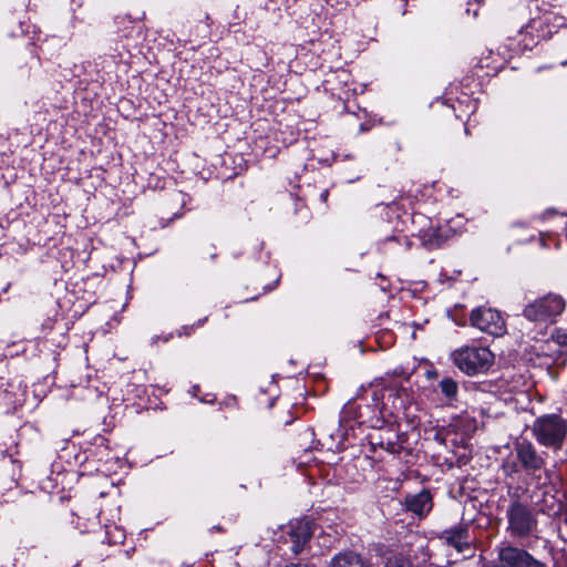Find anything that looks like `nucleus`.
I'll return each mask as SVG.
<instances>
[{"instance_id":"nucleus-1","label":"nucleus","mask_w":567,"mask_h":567,"mask_svg":"<svg viewBox=\"0 0 567 567\" xmlns=\"http://www.w3.org/2000/svg\"><path fill=\"white\" fill-rule=\"evenodd\" d=\"M450 357L460 371L471 377L487 372L495 360L493 352L483 346H463Z\"/></svg>"},{"instance_id":"nucleus-2","label":"nucleus","mask_w":567,"mask_h":567,"mask_svg":"<svg viewBox=\"0 0 567 567\" xmlns=\"http://www.w3.org/2000/svg\"><path fill=\"white\" fill-rule=\"evenodd\" d=\"M565 306L561 296L548 293L528 303L523 313L529 321L553 323L564 311Z\"/></svg>"},{"instance_id":"nucleus-3","label":"nucleus","mask_w":567,"mask_h":567,"mask_svg":"<svg viewBox=\"0 0 567 567\" xmlns=\"http://www.w3.org/2000/svg\"><path fill=\"white\" fill-rule=\"evenodd\" d=\"M506 516L508 520V530L516 537L529 536L537 526V519L529 507L518 501L509 504Z\"/></svg>"},{"instance_id":"nucleus-4","label":"nucleus","mask_w":567,"mask_h":567,"mask_svg":"<svg viewBox=\"0 0 567 567\" xmlns=\"http://www.w3.org/2000/svg\"><path fill=\"white\" fill-rule=\"evenodd\" d=\"M382 420L383 425H393L398 421L386 420L381 411L370 405L359 404L355 400L348 401L340 412V423L354 422L357 425L373 424Z\"/></svg>"},{"instance_id":"nucleus-5","label":"nucleus","mask_w":567,"mask_h":567,"mask_svg":"<svg viewBox=\"0 0 567 567\" xmlns=\"http://www.w3.org/2000/svg\"><path fill=\"white\" fill-rule=\"evenodd\" d=\"M470 321L472 327L493 337H501L506 331L504 318L492 308L478 307L473 309Z\"/></svg>"},{"instance_id":"nucleus-6","label":"nucleus","mask_w":567,"mask_h":567,"mask_svg":"<svg viewBox=\"0 0 567 567\" xmlns=\"http://www.w3.org/2000/svg\"><path fill=\"white\" fill-rule=\"evenodd\" d=\"M312 536V525L309 520H297L290 525L289 537L293 543L292 550L298 554Z\"/></svg>"},{"instance_id":"nucleus-7","label":"nucleus","mask_w":567,"mask_h":567,"mask_svg":"<svg viewBox=\"0 0 567 567\" xmlns=\"http://www.w3.org/2000/svg\"><path fill=\"white\" fill-rule=\"evenodd\" d=\"M516 455L526 471H537L544 465V460L529 443H518L516 446Z\"/></svg>"},{"instance_id":"nucleus-8","label":"nucleus","mask_w":567,"mask_h":567,"mask_svg":"<svg viewBox=\"0 0 567 567\" xmlns=\"http://www.w3.org/2000/svg\"><path fill=\"white\" fill-rule=\"evenodd\" d=\"M566 427H533L534 436L545 446L560 447Z\"/></svg>"},{"instance_id":"nucleus-9","label":"nucleus","mask_w":567,"mask_h":567,"mask_svg":"<svg viewBox=\"0 0 567 567\" xmlns=\"http://www.w3.org/2000/svg\"><path fill=\"white\" fill-rule=\"evenodd\" d=\"M405 505L409 511L419 515L420 517H423L432 508L431 494L427 491H422L416 495L408 496L405 499Z\"/></svg>"},{"instance_id":"nucleus-10","label":"nucleus","mask_w":567,"mask_h":567,"mask_svg":"<svg viewBox=\"0 0 567 567\" xmlns=\"http://www.w3.org/2000/svg\"><path fill=\"white\" fill-rule=\"evenodd\" d=\"M444 539L447 545L454 547L458 553L468 548V532L463 526L455 527L444 532Z\"/></svg>"},{"instance_id":"nucleus-11","label":"nucleus","mask_w":567,"mask_h":567,"mask_svg":"<svg viewBox=\"0 0 567 567\" xmlns=\"http://www.w3.org/2000/svg\"><path fill=\"white\" fill-rule=\"evenodd\" d=\"M447 238V230L439 227L435 229L431 228L425 231L422 236V241L427 248L432 249L440 247Z\"/></svg>"},{"instance_id":"nucleus-12","label":"nucleus","mask_w":567,"mask_h":567,"mask_svg":"<svg viewBox=\"0 0 567 567\" xmlns=\"http://www.w3.org/2000/svg\"><path fill=\"white\" fill-rule=\"evenodd\" d=\"M330 567H367V565L359 555L348 551L334 557Z\"/></svg>"},{"instance_id":"nucleus-13","label":"nucleus","mask_w":567,"mask_h":567,"mask_svg":"<svg viewBox=\"0 0 567 567\" xmlns=\"http://www.w3.org/2000/svg\"><path fill=\"white\" fill-rule=\"evenodd\" d=\"M555 346L560 353H567V331L556 328L549 338V346Z\"/></svg>"},{"instance_id":"nucleus-14","label":"nucleus","mask_w":567,"mask_h":567,"mask_svg":"<svg viewBox=\"0 0 567 567\" xmlns=\"http://www.w3.org/2000/svg\"><path fill=\"white\" fill-rule=\"evenodd\" d=\"M441 392L449 399L453 400L457 395L458 385L451 378H444L439 382Z\"/></svg>"},{"instance_id":"nucleus-15","label":"nucleus","mask_w":567,"mask_h":567,"mask_svg":"<svg viewBox=\"0 0 567 567\" xmlns=\"http://www.w3.org/2000/svg\"><path fill=\"white\" fill-rule=\"evenodd\" d=\"M384 567H415L413 561L402 554H395L386 559Z\"/></svg>"},{"instance_id":"nucleus-16","label":"nucleus","mask_w":567,"mask_h":567,"mask_svg":"<svg viewBox=\"0 0 567 567\" xmlns=\"http://www.w3.org/2000/svg\"><path fill=\"white\" fill-rule=\"evenodd\" d=\"M538 351L540 354L548 358H553L556 361L567 355V353H560V351H557L555 349V346H549V339L545 340L543 343L539 344Z\"/></svg>"},{"instance_id":"nucleus-17","label":"nucleus","mask_w":567,"mask_h":567,"mask_svg":"<svg viewBox=\"0 0 567 567\" xmlns=\"http://www.w3.org/2000/svg\"><path fill=\"white\" fill-rule=\"evenodd\" d=\"M566 420L557 414H547L537 420V425H565Z\"/></svg>"},{"instance_id":"nucleus-18","label":"nucleus","mask_w":567,"mask_h":567,"mask_svg":"<svg viewBox=\"0 0 567 567\" xmlns=\"http://www.w3.org/2000/svg\"><path fill=\"white\" fill-rule=\"evenodd\" d=\"M202 402H206V403H213L215 401V395L213 394H207L205 398H200L199 399Z\"/></svg>"},{"instance_id":"nucleus-19","label":"nucleus","mask_w":567,"mask_h":567,"mask_svg":"<svg viewBox=\"0 0 567 567\" xmlns=\"http://www.w3.org/2000/svg\"><path fill=\"white\" fill-rule=\"evenodd\" d=\"M227 406H233L236 404V398L235 396H229L225 400L224 402Z\"/></svg>"},{"instance_id":"nucleus-20","label":"nucleus","mask_w":567,"mask_h":567,"mask_svg":"<svg viewBox=\"0 0 567 567\" xmlns=\"http://www.w3.org/2000/svg\"><path fill=\"white\" fill-rule=\"evenodd\" d=\"M198 391H199V386L195 385V386H193V389H192V394H193V395H197V392H198Z\"/></svg>"},{"instance_id":"nucleus-21","label":"nucleus","mask_w":567,"mask_h":567,"mask_svg":"<svg viewBox=\"0 0 567 567\" xmlns=\"http://www.w3.org/2000/svg\"><path fill=\"white\" fill-rule=\"evenodd\" d=\"M343 430H346V427H338L337 431L340 432V435L343 436L344 433H343Z\"/></svg>"},{"instance_id":"nucleus-22","label":"nucleus","mask_w":567,"mask_h":567,"mask_svg":"<svg viewBox=\"0 0 567 567\" xmlns=\"http://www.w3.org/2000/svg\"><path fill=\"white\" fill-rule=\"evenodd\" d=\"M327 196H328V192H327V190H324V192L321 194V197H322L323 199H326V198H327Z\"/></svg>"},{"instance_id":"nucleus-23","label":"nucleus","mask_w":567,"mask_h":567,"mask_svg":"<svg viewBox=\"0 0 567 567\" xmlns=\"http://www.w3.org/2000/svg\"><path fill=\"white\" fill-rule=\"evenodd\" d=\"M373 399L377 401L379 400V394L377 392L373 393Z\"/></svg>"},{"instance_id":"nucleus-24","label":"nucleus","mask_w":567,"mask_h":567,"mask_svg":"<svg viewBox=\"0 0 567 567\" xmlns=\"http://www.w3.org/2000/svg\"><path fill=\"white\" fill-rule=\"evenodd\" d=\"M542 245L545 246V238H542Z\"/></svg>"}]
</instances>
